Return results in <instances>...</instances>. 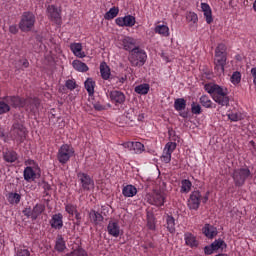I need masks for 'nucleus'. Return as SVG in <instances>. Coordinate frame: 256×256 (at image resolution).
<instances>
[{
	"mask_svg": "<svg viewBox=\"0 0 256 256\" xmlns=\"http://www.w3.org/2000/svg\"><path fill=\"white\" fill-rule=\"evenodd\" d=\"M214 248L213 246L210 244L209 246H205L204 247V253L205 255H213V252H214Z\"/></svg>",
	"mask_w": 256,
	"mask_h": 256,
	"instance_id": "nucleus-56",
	"label": "nucleus"
},
{
	"mask_svg": "<svg viewBox=\"0 0 256 256\" xmlns=\"http://www.w3.org/2000/svg\"><path fill=\"white\" fill-rule=\"evenodd\" d=\"M252 77H253V83L256 86V67L252 68L250 71Z\"/></svg>",
	"mask_w": 256,
	"mask_h": 256,
	"instance_id": "nucleus-60",
	"label": "nucleus"
},
{
	"mask_svg": "<svg viewBox=\"0 0 256 256\" xmlns=\"http://www.w3.org/2000/svg\"><path fill=\"white\" fill-rule=\"evenodd\" d=\"M75 156V148L71 144H63L57 152V160L60 165H67L71 161V157Z\"/></svg>",
	"mask_w": 256,
	"mask_h": 256,
	"instance_id": "nucleus-5",
	"label": "nucleus"
},
{
	"mask_svg": "<svg viewBox=\"0 0 256 256\" xmlns=\"http://www.w3.org/2000/svg\"><path fill=\"white\" fill-rule=\"evenodd\" d=\"M22 213L25 217H31L33 219V210L31 208H25Z\"/></svg>",
	"mask_w": 256,
	"mask_h": 256,
	"instance_id": "nucleus-57",
	"label": "nucleus"
},
{
	"mask_svg": "<svg viewBox=\"0 0 256 256\" xmlns=\"http://www.w3.org/2000/svg\"><path fill=\"white\" fill-rule=\"evenodd\" d=\"M171 155V152L164 150L161 156V161H163V163H171Z\"/></svg>",
	"mask_w": 256,
	"mask_h": 256,
	"instance_id": "nucleus-52",
	"label": "nucleus"
},
{
	"mask_svg": "<svg viewBox=\"0 0 256 256\" xmlns=\"http://www.w3.org/2000/svg\"><path fill=\"white\" fill-rule=\"evenodd\" d=\"M100 74L104 81H109L111 79V69L109 68V66H107L106 63H102L100 65Z\"/></svg>",
	"mask_w": 256,
	"mask_h": 256,
	"instance_id": "nucleus-31",
	"label": "nucleus"
},
{
	"mask_svg": "<svg viewBox=\"0 0 256 256\" xmlns=\"http://www.w3.org/2000/svg\"><path fill=\"white\" fill-rule=\"evenodd\" d=\"M3 159L6 163H15L17 161V152L8 150L3 153Z\"/></svg>",
	"mask_w": 256,
	"mask_h": 256,
	"instance_id": "nucleus-34",
	"label": "nucleus"
},
{
	"mask_svg": "<svg viewBox=\"0 0 256 256\" xmlns=\"http://www.w3.org/2000/svg\"><path fill=\"white\" fill-rule=\"evenodd\" d=\"M202 233L207 239H213L214 237H217V228L211 224H205L202 228Z\"/></svg>",
	"mask_w": 256,
	"mask_h": 256,
	"instance_id": "nucleus-25",
	"label": "nucleus"
},
{
	"mask_svg": "<svg viewBox=\"0 0 256 256\" xmlns=\"http://www.w3.org/2000/svg\"><path fill=\"white\" fill-rule=\"evenodd\" d=\"M128 60L132 67H143L147 61V52L138 46L130 52Z\"/></svg>",
	"mask_w": 256,
	"mask_h": 256,
	"instance_id": "nucleus-4",
	"label": "nucleus"
},
{
	"mask_svg": "<svg viewBox=\"0 0 256 256\" xmlns=\"http://www.w3.org/2000/svg\"><path fill=\"white\" fill-rule=\"evenodd\" d=\"M174 109L175 111H178L180 117H183V118L187 117V113L182 112V111H185V109H187V100H185V98L175 99Z\"/></svg>",
	"mask_w": 256,
	"mask_h": 256,
	"instance_id": "nucleus-19",
	"label": "nucleus"
},
{
	"mask_svg": "<svg viewBox=\"0 0 256 256\" xmlns=\"http://www.w3.org/2000/svg\"><path fill=\"white\" fill-rule=\"evenodd\" d=\"M48 17L56 25H61V9L57 8L55 5H49L47 7Z\"/></svg>",
	"mask_w": 256,
	"mask_h": 256,
	"instance_id": "nucleus-16",
	"label": "nucleus"
},
{
	"mask_svg": "<svg viewBox=\"0 0 256 256\" xmlns=\"http://www.w3.org/2000/svg\"><path fill=\"white\" fill-rule=\"evenodd\" d=\"M214 69L217 75L225 73V65H227V46L219 44L215 49Z\"/></svg>",
	"mask_w": 256,
	"mask_h": 256,
	"instance_id": "nucleus-2",
	"label": "nucleus"
},
{
	"mask_svg": "<svg viewBox=\"0 0 256 256\" xmlns=\"http://www.w3.org/2000/svg\"><path fill=\"white\" fill-rule=\"evenodd\" d=\"M147 227L150 231H155V229H156L155 216L153 215V213L147 214Z\"/></svg>",
	"mask_w": 256,
	"mask_h": 256,
	"instance_id": "nucleus-43",
	"label": "nucleus"
},
{
	"mask_svg": "<svg viewBox=\"0 0 256 256\" xmlns=\"http://www.w3.org/2000/svg\"><path fill=\"white\" fill-rule=\"evenodd\" d=\"M206 93L211 95L213 101L220 105V107H229V89L227 87L219 86V84L208 83L204 85Z\"/></svg>",
	"mask_w": 256,
	"mask_h": 256,
	"instance_id": "nucleus-1",
	"label": "nucleus"
},
{
	"mask_svg": "<svg viewBox=\"0 0 256 256\" xmlns=\"http://www.w3.org/2000/svg\"><path fill=\"white\" fill-rule=\"evenodd\" d=\"M175 149H177L176 142H168L164 147V151L171 153L172 155H173V151H175Z\"/></svg>",
	"mask_w": 256,
	"mask_h": 256,
	"instance_id": "nucleus-49",
	"label": "nucleus"
},
{
	"mask_svg": "<svg viewBox=\"0 0 256 256\" xmlns=\"http://www.w3.org/2000/svg\"><path fill=\"white\" fill-rule=\"evenodd\" d=\"M20 63L22 65V67H24V69H27V67H29V60L28 59H22V60H20Z\"/></svg>",
	"mask_w": 256,
	"mask_h": 256,
	"instance_id": "nucleus-61",
	"label": "nucleus"
},
{
	"mask_svg": "<svg viewBox=\"0 0 256 256\" xmlns=\"http://www.w3.org/2000/svg\"><path fill=\"white\" fill-rule=\"evenodd\" d=\"M15 256H31V252L29 251V248L25 246H20L18 248H15Z\"/></svg>",
	"mask_w": 256,
	"mask_h": 256,
	"instance_id": "nucleus-42",
	"label": "nucleus"
},
{
	"mask_svg": "<svg viewBox=\"0 0 256 256\" xmlns=\"http://www.w3.org/2000/svg\"><path fill=\"white\" fill-rule=\"evenodd\" d=\"M165 199H167V197L163 192L154 191L148 197V203H150V205H155V207H163V205H165Z\"/></svg>",
	"mask_w": 256,
	"mask_h": 256,
	"instance_id": "nucleus-12",
	"label": "nucleus"
},
{
	"mask_svg": "<svg viewBox=\"0 0 256 256\" xmlns=\"http://www.w3.org/2000/svg\"><path fill=\"white\" fill-rule=\"evenodd\" d=\"M200 103L202 107H205L206 109H215L216 105L211 101V98L207 95H202L200 97Z\"/></svg>",
	"mask_w": 256,
	"mask_h": 256,
	"instance_id": "nucleus-35",
	"label": "nucleus"
},
{
	"mask_svg": "<svg viewBox=\"0 0 256 256\" xmlns=\"http://www.w3.org/2000/svg\"><path fill=\"white\" fill-rule=\"evenodd\" d=\"M66 89H69V91H74V89H77V82L73 79H69L65 83Z\"/></svg>",
	"mask_w": 256,
	"mask_h": 256,
	"instance_id": "nucleus-51",
	"label": "nucleus"
},
{
	"mask_svg": "<svg viewBox=\"0 0 256 256\" xmlns=\"http://www.w3.org/2000/svg\"><path fill=\"white\" fill-rule=\"evenodd\" d=\"M107 210H108L107 206H102L101 212L95 211L94 209L90 210L88 213V217L91 223H93L94 225H99V223H103L105 219L103 215H107L103 211H107Z\"/></svg>",
	"mask_w": 256,
	"mask_h": 256,
	"instance_id": "nucleus-13",
	"label": "nucleus"
},
{
	"mask_svg": "<svg viewBox=\"0 0 256 256\" xmlns=\"http://www.w3.org/2000/svg\"><path fill=\"white\" fill-rule=\"evenodd\" d=\"M78 181L80 182V187L82 191H91L95 188V181L89 174L85 172H79L77 174Z\"/></svg>",
	"mask_w": 256,
	"mask_h": 256,
	"instance_id": "nucleus-10",
	"label": "nucleus"
},
{
	"mask_svg": "<svg viewBox=\"0 0 256 256\" xmlns=\"http://www.w3.org/2000/svg\"><path fill=\"white\" fill-rule=\"evenodd\" d=\"M39 171V168H33V167H26L24 169V180L30 183V181H35L37 179V172Z\"/></svg>",
	"mask_w": 256,
	"mask_h": 256,
	"instance_id": "nucleus-24",
	"label": "nucleus"
},
{
	"mask_svg": "<svg viewBox=\"0 0 256 256\" xmlns=\"http://www.w3.org/2000/svg\"><path fill=\"white\" fill-rule=\"evenodd\" d=\"M253 9H254V11L256 12V0H255L254 3H253Z\"/></svg>",
	"mask_w": 256,
	"mask_h": 256,
	"instance_id": "nucleus-64",
	"label": "nucleus"
},
{
	"mask_svg": "<svg viewBox=\"0 0 256 256\" xmlns=\"http://www.w3.org/2000/svg\"><path fill=\"white\" fill-rule=\"evenodd\" d=\"M111 103L116 107V109H124L123 105H125V101H127V97L125 93L119 90H112L109 93Z\"/></svg>",
	"mask_w": 256,
	"mask_h": 256,
	"instance_id": "nucleus-9",
	"label": "nucleus"
},
{
	"mask_svg": "<svg viewBox=\"0 0 256 256\" xmlns=\"http://www.w3.org/2000/svg\"><path fill=\"white\" fill-rule=\"evenodd\" d=\"M23 105L18 106V109H25L28 113H32L35 115L39 111V107L41 106V101L38 98H21Z\"/></svg>",
	"mask_w": 256,
	"mask_h": 256,
	"instance_id": "nucleus-8",
	"label": "nucleus"
},
{
	"mask_svg": "<svg viewBox=\"0 0 256 256\" xmlns=\"http://www.w3.org/2000/svg\"><path fill=\"white\" fill-rule=\"evenodd\" d=\"M230 81L232 85H239L241 83V72H233L232 76L230 77Z\"/></svg>",
	"mask_w": 256,
	"mask_h": 256,
	"instance_id": "nucleus-46",
	"label": "nucleus"
},
{
	"mask_svg": "<svg viewBox=\"0 0 256 256\" xmlns=\"http://www.w3.org/2000/svg\"><path fill=\"white\" fill-rule=\"evenodd\" d=\"M203 203H207L209 201V192L202 198Z\"/></svg>",
	"mask_w": 256,
	"mask_h": 256,
	"instance_id": "nucleus-63",
	"label": "nucleus"
},
{
	"mask_svg": "<svg viewBox=\"0 0 256 256\" xmlns=\"http://www.w3.org/2000/svg\"><path fill=\"white\" fill-rule=\"evenodd\" d=\"M166 229L169 231L172 235L175 234V218L172 215L167 214L166 215Z\"/></svg>",
	"mask_w": 256,
	"mask_h": 256,
	"instance_id": "nucleus-33",
	"label": "nucleus"
},
{
	"mask_svg": "<svg viewBox=\"0 0 256 256\" xmlns=\"http://www.w3.org/2000/svg\"><path fill=\"white\" fill-rule=\"evenodd\" d=\"M74 215L76 219V225H81V213L79 212V210H76Z\"/></svg>",
	"mask_w": 256,
	"mask_h": 256,
	"instance_id": "nucleus-58",
	"label": "nucleus"
},
{
	"mask_svg": "<svg viewBox=\"0 0 256 256\" xmlns=\"http://www.w3.org/2000/svg\"><path fill=\"white\" fill-rule=\"evenodd\" d=\"M65 211L66 213H68V215H71V217H73V215H75L78 211L77 205L71 203L65 204Z\"/></svg>",
	"mask_w": 256,
	"mask_h": 256,
	"instance_id": "nucleus-45",
	"label": "nucleus"
},
{
	"mask_svg": "<svg viewBox=\"0 0 256 256\" xmlns=\"http://www.w3.org/2000/svg\"><path fill=\"white\" fill-rule=\"evenodd\" d=\"M12 137L14 141H17V143H23L27 137V130L23 125L15 123L12 126Z\"/></svg>",
	"mask_w": 256,
	"mask_h": 256,
	"instance_id": "nucleus-11",
	"label": "nucleus"
},
{
	"mask_svg": "<svg viewBox=\"0 0 256 256\" xmlns=\"http://www.w3.org/2000/svg\"><path fill=\"white\" fill-rule=\"evenodd\" d=\"M154 33H157L158 35H161L162 37H169V26L167 25H157L154 28Z\"/></svg>",
	"mask_w": 256,
	"mask_h": 256,
	"instance_id": "nucleus-36",
	"label": "nucleus"
},
{
	"mask_svg": "<svg viewBox=\"0 0 256 256\" xmlns=\"http://www.w3.org/2000/svg\"><path fill=\"white\" fill-rule=\"evenodd\" d=\"M184 241L185 245L187 247H190V249H195L199 247V240H197V236L191 232H186L184 234Z\"/></svg>",
	"mask_w": 256,
	"mask_h": 256,
	"instance_id": "nucleus-20",
	"label": "nucleus"
},
{
	"mask_svg": "<svg viewBox=\"0 0 256 256\" xmlns=\"http://www.w3.org/2000/svg\"><path fill=\"white\" fill-rule=\"evenodd\" d=\"M11 107L19 109L23 107V100L19 96H5L0 101V115H5L11 111Z\"/></svg>",
	"mask_w": 256,
	"mask_h": 256,
	"instance_id": "nucleus-3",
	"label": "nucleus"
},
{
	"mask_svg": "<svg viewBox=\"0 0 256 256\" xmlns=\"http://www.w3.org/2000/svg\"><path fill=\"white\" fill-rule=\"evenodd\" d=\"M7 201L10 205H19L21 203V195L17 192H10L7 195Z\"/></svg>",
	"mask_w": 256,
	"mask_h": 256,
	"instance_id": "nucleus-32",
	"label": "nucleus"
},
{
	"mask_svg": "<svg viewBox=\"0 0 256 256\" xmlns=\"http://www.w3.org/2000/svg\"><path fill=\"white\" fill-rule=\"evenodd\" d=\"M9 31H10V33H12L13 35H15V34H17V31H19V30L17 29V26L12 25V26L9 27Z\"/></svg>",
	"mask_w": 256,
	"mask_h": 256,
	"instance_id": "nucleus-62",
	"label": "nucleus"
},
{
	"mask_svg": "<svg viewBox=\"0 0 256 256\" xmlns=\"http://www.w3.org/2000/svg\"><path fill=\"white\" fill-rule=\"evenodd\" d=\"M149 89H151V86H149L148 83H144L136 86L134 91L135 93H138V95H147V93H149Z\"/></svg>",
	"mask_w": 256,
	"mask_h": 256,
	"instance_id": "nucleus-37",
	"label": "nucleus"
},
{
	"mask_svg": "<svg viewBox=\"0 0 256 256\" xmlns=\"http://www.w3.org/2000/svg\"><path fill=\"white\" fill-rule=\"evenodd\" d=\"M191 112L193 113V115H201V113H202L201 105H199L195 102H192Z\"/></svg>",
	"mask_w": 256,
	"mask_h": 256,
	"instance_id": "nucleus-50",
	"label": "nucleus"
},
{
	"mask_svg": "<svg viewBox=\"0 0 256 256\" xmlns=\"http://www.w3.org/2000/svg\"><path fill=\"white\" fill-rule=\"evenodd\" d=\"M49 223L52 229L60 231V229H63V214L57 213L52 215Z\"/></svg>",
	"mask_w": 256,
	"mask_h": 256,
	"instance_id": "nucleus-21",
	"label": "nucleus"
},
{
	"mask_svg": "<svg viewBox=\"0 0 256 256\" xmlns=\"http://www.w3.org/2000/svg\"><path fill=\"white\" fill-rule=\"evenodd\" d=\"M122 195L124 197H135V195H137V188L131 184H128L123 187Z\"/></svg>",
	"mask_w": 256,
	"mask_h": 256,
	"instance_id": "nucleus-29",
	"label": "nucleus"
},
{
	"mask_svg": "<svg viewBox=\"0 0 256 256\" xmlns=\"http://www.w3.org/2000/svg\"><path fill=\"white\" fill-rule=\"evenodd\" d=\"M73 69L78 71L79 73H87L89 71V66L85 64V62H81V60H74L72 62Z\"/></svg>",
	"mask_w": 256,
	"mask_h": 256,
	"instance_id": "nucleus-26",
	"label": "nucleus"
},
{
	"mask_svg": "<svg viewBox=\"0 0 256 256\" xmlns=\"http://www.w3.org/2000/svg\"><path fill=\"white\" fill-rule=\"evenodd\" d=\"M125 81H127V77L111 76L109 79L111 85H115V87H121Z\"/></svg>",
	"mask_w": 256,
	"mask_h": 256,
	"instance_id": "nucleus-41",
	"label": "nucleus"
},
{
	"mask_svg": "<svg viewBox=\"0 0 256 256\" xmlns=\"http://www.w3.org/2000/svg\"><path fill=\"white\" fill-rule=\"evenodd\" d=\"M124 147L130 149V151H134L136 155H141L145 151V145L141 142H127L124 144Z\"/></svg>",
	"mask_w": 256,
	"mask_h": 256,
	"instance_id": "nucleus-22",
	"label": "nucleus"
},
{
	"mask_svg": "<svg viewBox=\"0 0 256 256\" xmlns=\"http://www.w3.org/2000/svg\"><path fill=\"white\" fill-rule=\"evenodd\" d=\"M227 117L233 122L241 121V113L239 112H228Z\"/></svg>",
	"mask_w": 256,
	"mask_h": 256,
	"instance_id": "nucleus-47",
	"label": "nucleus"
},
{
	"mask_svg": "<svg viewBox=\"0 0 256 256\" xmlns=\"http://www.w3.org/2000/svg\"><path fill=\"white\" fill-rule=\"evenodd\" d=\"M67 256H89V255L87 254V251H85V249L78 248L72 251L71 253L67 254Z\"/></svg>",
	"mask_w": 256,
	"mask_h": 256,
	"instance_id": "nucleus-48",
	"label": "nucleus"
},
{
	"mask_svg": "<svg viewBox=\"0 0 256 256\" xmlns=\"http://www.w3.org/2000/svg\"><path fill=\"white\" fill-rule=\"evenodd\" d=\"M119 43L124 49V51H129V53L133 52V49L139 47L137 46V40L133 37L126 36L119 40Z\"/></svg>",
	"mask_w": 256,
	"mask_h": 256,
	"instance_id": "nucleus-15",
	"label": "nucleus"
},
{
	"mask_svg": "<svg viewBox=\"0 0 256 256\" xmlns=\"http://www.w3.org/2000/svg\"><path fill=\"white\" fill-rule=\"evenodd\" d=\"M252 178L253 174H251V170H249L247 167L236 169L232 174V179L236 187H243L247 179Z\"/></svg>",
	"mask_w": 256,
	"mask_h": 256,
	"instance_id": "nucleus-6",
	"label": "nucleus"
},
{
	"mask_svg": "<svg viewBox=\"0 0 256 256\" xmlns=\"http://www.w3.org/2000/svg\"><path fill=\"white\" fill-rule=\"evenodd\" d=\"M35 14L32 12H24L22 14L19 27L23 33H29L34 27L36 22Z\"/></svg>",
	"mask_w": 256,
	"mask_h": 256,
	"instance_id": "nucleus-7",
	"label": "nucleus"
},
{
	"mask_svg": "<svg viewBox=\"0 0 256 256\" xmlns=\"http://www.w3.org/2000/svg\"><path fill=\"white\" fill-rule=\"evenodd\" d=\"M201 7H202L203 13H205L207 11H211V6H209V4H207V3H202Z\"/></svg>",
	"mask_w": 256,
	"mask_h": 256,
	"instance_id": "nucleus-59",
	"label": "nucleus"
},
{
	"mask_svg": "<svg viewBox=\"0 0 256 256\" xmlns=\"http://www.w3.org/2000/svg\"><path fill=\"white\" fill-rule=\"evenodd\" d=\"M186 20L188 23H191V25L197 24V21H199V17L195 12H188L186 14Z\"/></svg>",
	"mask_w": 256,
	"mask_h": 256,
	"instance_id": "nucleus-44",
	"label": "nucleus"
},
{
	"mask_svg": "<svg viewBox=\"0 0 256 256\" xmlns=\"http://www.w3.org/2000/svg\"><path fill=\"white\" fill-rule=\"evenodd\" d=\"M70 50L72 51L73 55H75V57H78L79 59H83L87 56L85 52H83V44L81 43H71Z\"/></svg>",
	"mask_w": 256,
	"mask_h": 256,
	"instance_id": "nucleus-23",
	"label": "nucleus"
},
{
	"mask_svg": "<svg viewBox=\"0 0 256 256\" xmlns=\"http://www.w3.org/2000/svg\"><path fill=\"white\" fill-rule=\"evenodd\" d=\"M117 15H119V7L114 6L110 8L108 12L105 13L104 19H106V21H111V19H115Z\"/></svg>",
	"mask_w": 256,
	"mask_h": 256,
	"instance_id": "nucleus-38",
	"label": "nucleus"
},
{
	"mask_svg": "<svg viewBox=\"0 0 256 256\" xmlns=\"http://www.w3.org/2000/svg\"><path fill=\"white\" fill-rule=\"evenodd\" d=\"M107 232L108 235H111V237L115 238L120 237V235H123V230L121 229V226L117 221H109L107 225Z\"/></svg>",
	"mask_w": 256,
	"mask_h": 256,
	"instance_id": "nucleus-18",
	"label": "nucleus"
},
{
	"mask_svg": "<svg viewBox=\"0 0 256 256\" xmlns=\"http://www.w3.org/2000/svg\"><path fill=\"white\" fill-rule=\"evenodd\" d=\"M25 165H29L27 167H32L33 169H39V165H37V162L34 160H27Z\"/></svg>",
	"mask_w": 256,
	"mask_h": 256,
	"instance_id": "nucleus-55",
	"label": "nucleus"
},
{
	"mask_svg": "<svg viewBox=\"0 0 256 256\" xmlns=\"http://www.w3.org/2000/svg\"><path fill=\"white\" fill-rule=\"evenodd\" d=\"M95 80L93 78H87V80L84 82V87L89 95V97H93L95 95Z\"/></svg>",
	"mask_w": 256,
	"mask_h": 256,
	"instance_id": "nucleus-28",
	"label": "nucleus"
},
{
	"mask_svg": "<svg viewBox=\"0 0 256 256\" xmlns=\"http://www.w3.org/2000/svg\"><path fill=\"white\" fill-rule=\"evenodd\" d=\"M211 245L214 251H219V249L223 251V249H227V243H225V240L221 238H219L218 240H215Z\"/></svg>",
	"mask_w": 256,
	"mask_h": 256,
	"instance_id": "nucleus-39",
	"label": "nucleus"
},
{
	"mask_svg": "<svg viewBox=\"0 0 256 256\" xmlns=\"http://www.w3.org/2000/svg\"><path fill=\"white\" fill-rule=\"evenodd\" d=\"M115 23L118 27H135L137 20L133 15H126L124 17L116 18Z\"/></svg>",
	"mask_w": 256,
	"mask_h": 256,
	"instance_id": "nucleus-17",
	"label": "nucleus"
},
{
	"mask_svg": "<svg viewBox=\"0 0 256 256\" xmlns=\"http://www.w3.org/2000/svg\"><path fill=\"white\" fill-rule=\"evenodd\" d=\"M201 205V192L199 190L193 191L188 199V207L194 211H197Z\"/></svg>",
	"mask_w": 256,
	"mask_h": 256,
	"instance_id": "nucleus-14",
	"label": "nucleus"
},
{
	"mask_svg": "<svg viewBox=\"0 0 256 256\" xmlns=\"http://www.w3.org/2000/svg\"><path fill=\"white\" fill-rule=\"evenodd\" d=\"M55 249L58 251V253H63L65 249H67V245L65 244V238H63V235L58 234L55 242Z\"/></svg>",
	"mask_w": 256,
	"mask_h": 256,
	"instance_id": "nucleus-27",
	"label": "nucleus"
},
{
	"mask_svg": "<svg viewBox=\"0 0 256 256\" xmlns=\"http://www.w3.org/2000/svg\"><path fill=\"white\" fill-rule=\"evenodd\" d=\"M45 211V204L38 203L32 209V220H37L40 215Z\"/></svg>",
	"mask_w": 256,
	"mask_h": 256,
	"instance_id": "nucleus-30",
	"label": "nucleus"
},
{
	"mask_svg": "<svg viewBox=\"0 0 256 256\" xmlns=\"http://www.w3.org/2000/svg\"><path fill=\"white\" fill-rule=\"evenodd\" d=\"M191 187H193V183H191L189 179L182 180L180 193H189L191 191Z\"/></svg>",
	"mask_w": 256,
	"mask_h": 256,
	"instance_id": "nucleus-40",
	"label": "nucleus"
},
{
	"mask_svg": "<svg viewBox=\"0 0 256 256\" xmlns=\"http://www.w3.org/2000/svg\"><path fill=\"white\" fill-rule=\"evenodd\" d=\"M204 17L208 25H211V23H213V13L211 12V10L204 12Z\"/></svg>",
	"mask_w": 256,
	"mask_h": 256,
	"instance_id": "nucleus-53",
	"label": "nucleus"
},
{
	"mask_svg": "<svg viewBox=\"0 0 256 256\" xmlns=\"http://www.w3.org/2000/svg\"><path fill=\"white\" fill-rule=\"evenodd\" d=\"M93 107H94L95 111H105V109H107V107H105V105L101 104V102H94Z\"/></svg>",
	"mask_w": 256,
	"mask_h": 256,
	"instance_id": "nucleus-54",
	"label": "nucleus"
}]
</instances>
